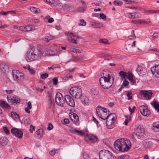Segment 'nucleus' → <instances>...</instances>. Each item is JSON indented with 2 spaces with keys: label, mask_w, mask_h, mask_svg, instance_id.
I'll use <instances>...</instances> for the list:
<instances>
[{
  "label": "nucleus",
  "mask_w": 159,
  "mask_h": 159,
  "mask_svg": "<svg viewBox=\"0 0 159 159\" xmlns=\"http://www.w3.org/2000/svg\"><path fill=\"white\" fill-rule=\"evenodd\" d=\"M43 130L42 129H39L36 132V134L37 135V137L40 138L42 137L43 134Z\"/></svg>",
  "instance_id": "obj_28"
},
{
  "label": "nucleus",
  "mask_w": 159,
  "mask_h": 159,
  "mask_svg": "<svg viewBox=\"0 0 159 159\" xmlns=\"http://www.w3.org/2000/svg\"><path fill=\"white\" fill-rule=\"evenodd\" d=\"M67 36H70V37L71 40H70V39H68V40L70 41L72 43H77L78 41L77 40V39L78 38V37L77 36H76V35H75L73 33H69L67 35Z\"/></svg>",
  "instance_id": "obj_18"
},
{
  "label": "nucleus",
  "mask_w": 159,
  "mask_h": 159,
  "mask_svg": "<svg viewBox=\"0 0 159 159\" xmlns=\"http://www.w3.org/2000/svg\"><path fill=\"white\" fill-rule=\"evenodd\" d=\"M3 130L4 132L7 134H8L10 133L9 131L7 128V127H5L3 128Z\"/></svg>",
  "instance_id": "obj_53"
},
{
  "label": "nucleus",
  "mask_w": 159,
  "mask_h": 159,
  "mask_svg": "<svg viewBox=\"0 0 159 159\" xmlns=\"http://www.w3.org/2000/svg\"><path fill=\"white\" fill-rule=\"evenodd\" d=\"M12 73L13 78L15 81L22 80L24 79L23 73L18 70H13Z\"/></svg>",
  "instance_id": "obj_8"
},
{
  "label": "nucleus",
  "mask_w": 159,
  "mask_h": 159,
  "mask_svg": "<svg viewBox=\"0 0 159 159\" xmlns=\"http://www.w3.org/2000/svg\"><path fill=\"white\" fill-rule=\"evenodd\" d=\"M136 22V23H138L140 24L143 23L146 24H148L150 22V21H147L145 20H137L135 21Z\"/></svg>",
  "instance_id": "obj_36"
},
{
  "label": "nucleus",
  "mask_w": 159,
  "mask_h": 159,
  "mask_svg": "<svg viewBox=\"0 0 159 159\" xmlns=\"http://www.w3.org/2000/svg\"><path fill=\"white\" fill-rule=\"evenodd\" d=\"M80 21V23L79 24V25L85 26L86 25V22L84 20L81 19Z\"/></svg>",
  "instance_id": "obj_49"
},
{
  "label": "nucleus",
  "mask_w": 159,
  "mask_h": 159,
  "mask_svg": "<svg viewBox=\"0 0 159 159\" xmlns=\"http://www.w3.org/2000/svg\"><path fill=\"white\" fill-rule=\"evenodd\" d=\"M155 142L156 141L152 139L144 140L142 142V144L144 147L148 148L152 147Z\"/></svg>",
  "instance_id": "obj_7"
},
{
  "label": "nucleus",
  "mask_w": 159,
  "mask_h": 159,
  "mask_svg": "<svg viewBox=\"0 0 159 159\" xmlns=\"http://www.w3.org/2000/svg\"><path fill=\"white\" fill-rule=\"evenodd\" d=\"M25 31H29L31 30H32V26L28 25L25 27Z\"/></svg>",
  "instance_id": "obj_48"
},
{
  "label": "nucleus",
  "mask_w": 159,
  "mask_h": 159,
  "mask_svg": "<svg viewBox=\"0 0 159 159\" xmlns=\"http://www.w3.org/2000/svg\"><path fill=\"white\" fill-rule=\"evenodd\" d=\"M125 2V4H131L137 3V2L135 1L130 0H122Z\"/></svg>",
  "instance_id": "obj_34"
},
{
  "label": "nucleus",
  "mask_w": 159,
  "mask_h": 159,
  "mask_svg": "<svg viewBox=\"0 0 159 159\" xmlns=\"http://www.w3.org/2000/svg\"><path fill=\"white\" fill-rule=\"evenodd\" d=\"M128 76L127 77V78L133 84H135V81L134 80L133 78V75L132 73L129 71L128 72Z\"/></svg>",
  "instance_id": "obj_27"
},
{
  "label": "nucleus",
  "mask_w": 159,
  "mask_h": 159,
  "mask_svg": "<svg viewBox=\"0 0 159 159\" xmlns=\"http://www.w3.org/2000/svg\"><path fill=\"white\" fill-rule=\"evenodd\" d=\"M53 84L54 85H57V83H58V80H57V78L56 77L54 78L53 79Z\"/></svg>",
  "instance_id": "obj_54"
},
{
  "label": "nucleus",
  "mask_w": 159,
  "mask_h": 159,
  "mask_svg": "<svg viewBox=\"0 0 159 159\" xmlns=\"http://www.w3.org/2000/svg\"><path fill=\"white\" fill-rule=\"evenodd\" d=\"M55 102L57 104L62 107L64 103V101L62 94L60 93H57L55 96Z\"/></svg>",
  "instance_id": "obj_9"
},
{
  "label": "nucleus",
  "mask_w": 159,
  "mask_h": 159,
  "mask_svg": "<svg viewBox=\"0 0 159 159\" xmlns=\"http://www.w3.org/2000/svg\"><path fill=\"white\" fill-rule=\"evenodd\" d=\"M46 1L48 2L50 4H53L54 5L56 1L55 0H46Z\"/></svg>",
  "instance_id": "obj_51"
},
{
  "label": "nucleus",
  "mask_w": 159,
  "mask_h": 159,
  "mask_svg": "<svg viewBox=\"0 0 159 159\" xmlns=\"http://www.w3.org/2000/svg\"><path fill=\"white\" fill-rule=\"evenodd\" d=\"M88 137L89 140L92 143L95 142L98 140V138L97 136L93 134H89Z\"/></svg>",
  "instance_id": "obj_24"
},
{
  "label": "nucleus",
  "mask_w": 159,
  "mask_h": 159,
  "mask_svg": "<svg viewBox=\"0 0 159 159\" xmlns=\"http://www.w3.org/2000/svg\"><path fill=\"white\" fill-rule=\"evenodd\" d=\"M134 133L138 136H142L145 133L144 129L141 126H138L134 129Z\"/></svg>",
  "instance_id": "obj_11"
},
{
  "label": "nucleus",
  "mask_w": 159,
  "mask_h": 159,
  "mask_svg": "<svg viewBox=\"0 0 159 159\" xmlns=\"http://www.w3.org/2000/svg\"><path fill=\"white\" fill-rule=\"evenodd\" d=\"M129 157L128 155H122L119 157L117 159H129Z\"/></svg>",
  "instance_id": "obj_43"
},
{
  "label": "nucleus",
  "mask_w": 159,
  "mask_h": 159,
  "mask_svg": "<svg viewBox=\"0 0 159 159\" xmlns=\"http://www.w3.org/2000/svg\"><path fill=\"white\" fill-rule=\"evenodd\" d=\"M129 38L130 39H134L136 38L134 33V31L133 30L131 31V34L129 36Z\"/></svg>",
  "instance_id": "obj_39"
},
{
  "label": "nucleus",
  "mask_w": 159,
  "mask_h": 159,
  "mask_svg": "<svg viewBox=\"0 0 159 159\" xmlns=\"http://www.w3.org/2000/svg\"><path fill=\"white\" fill-rule=\"evenodd\" d=\"M92 26H93L94 28H100L103 27V25L102 23H93L91 24Z\"/></svg>",
  "instance_id": "obj_30"
},
{
  "label": "nucleus",
  "mask_w": 159,
  "mask_h": 159,
  "mask_svg": "<svg viewBox=\"0 0 159 159\" xmlns=\"http://www.w3.org/2000/svg\"><path fill=\"white\" fill-rule=\"evenodd\" d=\"M24 122L25 124H29L30 123V119L28 118H26Z\"/></svg>",
  "instance_id": "obj_60"
},
{
  "label": "nucleus",
  "mask_w": 159,
  "mask_h": 159,
  "mask_svg": "<svg viewBox=\"0 0 159 159\" xmlns=\"http://www.w3.org/2000/svg\"><path fill=\"white\" fill-rule=\"evenodd\" d=\"M27 69L30 74L32 75H34L35 74V72L34 70L32 69H31L29 66H28Z\"/></svg>",
  "instance_id": "obj_40"
},
{
  "label": "nucleus",
  "mask_w": 159,
  "mask_h": 159,
  "mask_svg": "<svg viewBox=\"0 0 159 159\" xmlns=\"http://www.w3.org/2000/svg\"><path fill=\"white\" fill-rule=\"evenodd\" d=\"M11 132L12 134L19 138H21L23 136V132L17 129H12Z\"/></svg>",
  "instance_id": "obj_16"
},
{
  "label": "nucleus",
  "mask_w": 159,
  "mask_h": 159,
  "mask_svg": "<svg viewBox=\"0 0 159 159\" xmlns=\"http://www.w3.org/2000/svg\"><path fill=\"white\" fill-rule=\"evenodd\" d=\"M57 151V150H52L50 152V154L51 156H53Z\"/></svg>",
  "instance_id": "obj_58"
},
{
  "label": "nucleus",
  "mask_w": 159,
  "mask_h": 159,
  "mask_svg": "<svg viewBox=\"0 0 159 159\" xmlns=\"http://www.w3.org/2000/svg\"><path fill=\"white\" fill-rule=\"evenodd\" d=\"M27 108L28 109H30L32 108L31 103L30 101L28 102Z\"/></svg>",
  "instance_id": "obj_64"
},
{
  "label": "nucleus",
  "mask_w": 159,
  "mask_h": 159,
  "mask_svg": "<svg viewBox=\"0 0 159 159\" xmlns=\"http://www.w3.org/2000/svg\"><path fill=\"white\" fill-rule=\"evenodd\" d=\"M89 100L88 99V98H84V101H83V103L85 104H87L89 102Z\"/></svg>",
  "instance_id": "obj_63"
},
{
  "label": "nucleus",
  "mask_w": 159,
  "mask_h": 159,
  "mask_svg": "<svg viewBox=\"0 0 159 159\" xmlns=\"http://www.w3.org/2000/svg\"><path fill=\"white\" fill-rule=\"evenodd\" d=\"M70 51L76 53H80L81 52V51L79 49H77L74 48H71L70 49Z\"/></svg>",
  "instance_id": "obj_38"
},
{
  "label": "nucleus",
  "mask_w": 159,
  "mask_h": 159,
  "mask_svg": "<svg viewBox=\"0 0 159 159\" xmlns=\"http://www.w3.org/2000/svg\"><path fill=\"white\" fill-rule=\"evenodd\" d=\"M64 5L65 4H62L59 1L56 0L54 5L60 8H62L63 7Z\"/></svg>",
  "instance_id": "obj_29"
},
{
  "label": "nucleus",
  "mask_w": 159,
  "mask_h": 159,
  "mask_svg": "<svg viewBox=\"0 0 159 159\" xmlns=\"http://www.w3.org/2000/svg\"><path fill=\"white\" fill-rule=\"evenodd\" d=\"M128 72H126L123 71H121L119 73V75L121 79H125L126 78H127L128 76Z\"/></svg>",
  "instance_id": "obj_25"
},
{
  "label": "nucleus",
  "mask_w": 159,
  "mask_h": 159,
  "mask_svg": "<svg viewBox=\"0 0 159 159\" xmlns=\"http://www.w3.org/2000/svg\"><path fill=\"white\" fill-rule=\"evenodd\" d=\"M30 10L33 13L37 14L39 12V10L34 7H31L30 9Z\"/></svg>",
  "instance_id": "obj_33"
},
{
  "label": "nucleus",
  "mask_w": 159,
  "mask_h": 159,
  "mask_svg": "<svg viewBox=\"0 0 159 159\" xmlns=\"http://www.w3.org/2000/svg\"><path fill=\"white\" fill-rule=\"evenodd\" d=\"M53 128V126L51 123H49L47 129L48 130H50Z\"/></svg>",
  "instance_id": "obj_56"
},
{
  "label": "nucleus",
  "mask_w": 159,
  "mask_h": 159,
  "mask_svg": "<svg viewBox=\"0 0 159 159\" xmlns=\"http://www.w3.org/2000/svg\"><path fill=\"white\" fill-rule=\"evenodd\" d=\"M78 10L80 12H83L85 11L86 9L85 8L82 7H80L78 8Z\"/></svg>",
  "instance_id": "obj_57"
},
{
  "label": "nucleus",
  "mask_w": 159,
  "mask_h": 159,
  "mask_svg": "<svg viewBox=\"0 0 159 159\" xmlns=\"http://www.w3.org/2000/svg\"><path fill=\"white\" fill-rule=\"evenodd\" d=\"M90 94L94 97L97 96L99 94L98 89H91L90 91Z\"/></svg>",
  "instance_id": "obj_23"
},
{
  "label": "nucleus",
  "mask_w": 159,
  "mask_h": 159,
  "mask_svg": "<svg viewBox=\"0 0 159 159\" xmlns=\"http://www.w3.org/2000/svg\"><path fill=\"white\" fill-rule=\"evenodd\" d=\"M111 72H106L103 73V76L99 79L100 85L104 89H107L110 88L114 82V78L112 76Z\"/></svg>",
  "instance_id": "obj_2"
},
{
  "label": "nucleus",
  "mask_w": 159,
  "mask_h": 159,
  "mask_svg": "<svg viewBox=\"0 0 159 159\" xmlns=\"http://www.w3.org/2000/svg\"><path fill=\"white\" fill-rule=\"evenodd\" d=\"M69 115L73 122H77L79 121V118L76 114L73 113H71L70 115L69 114Z\"/></svg>",
  "instance_id": "obj_19"
},
{
  "label": "nucleus",
  "mask_w": 159,
  "mask_h": 159,
  "mask_svg": "<svg viewBox=\"0 0 159 159\" xmlns=\"http://www.w3.org/2000/svg\"><path fill=\"white\" fill-rule=\"evenodd\" d=\"M53 39V37L52 36H48L46 37L43 38V41L46 42H48L50 40H52Z\"/></svg>",
  "instance_id": "obj_35"
},
{
  "label": "nucleus",
  "mask_w": 159,
  "mask_h": 159,
  "mask_svg": "<svg viewBox=\"0 0 159 159\" xmlns=\"http://www.w3.org/2000/svg\"><path fill=\"white\" fill-rule=\"evenodd\" d=\"M113 3L114 4L118 6H120L123 4L122 2L120 0H115L114 1Z\"/></svg>",
  "instance_id": "obj_42"
},
{
  "label": "nucleus",
  "mask_w": 159,
  "mask_h": 159,
  "mask_svg": "<svg viewBox=\"0 0 159 159\" xmlns=\"http://www.w3.org/2000/svg\"><path fill=\"white\" fill-rule=\"evenodd\" d=\"M139 109L141 113L144 116H148L150 114V111L148 109L146 106L143 105L140 106Z\"/></svg>",
  "instance_id": "obj_12"
},
{
  "label": "nucleus",
  "mask_w": 159,
  "mask_h": 159,
  "mask_svg": "<svg viewBox=\"0 0 159 159\" xmlns=\"http://www.w3.org/2000/svg\"><path fill=\"white\" fill-rule=\"evenodd\" d=\"M140 94L141 96L144 97L147 99H149L151 98L152 93L146 90H142L140 92Z\"/></svg>",
  "instance_id": "obj_13"
},
{
  "label": "nucleus",
  "mask_w": 159,
  "mask_h": 159,
  "mask_svg": "<svg viewBox=\"0 0 159 159\" xmlns=\"http://www.w3.org/2000/svg\"><path fill=\"white\" fill-rule=\"evenodd\" d=\"M126 95L128 97V100L131 99L132 98V93L129 92H127V93Z\"/></svg>",
  "instance_id": "obj_52"
},
{
  "label": "nucleus",
  "mask_w": 159,
  "mask_h": 159,
  "mask_svg": "<svg viewBox=\"0 0 159 159\" xmlns=\"http://www.w3.org/2000/svg\"><path fill=\"white\" fill-rule=\"evenodd\" d=\"M129 84V83L128 81L126 79H124L121 86H122V87L123 86L124 88L126 87L127 86H128Z\"/></svg>",
  "instance_id": "obj_41"
},
{
  "label": "nucleus",
  "mask_w": 159,
  "mask_h": 159,
  "mask_svg": "<svg viewBox=\"0 0 159 159\" xmlns=\"http://www.w3.org/2000/svg\"><path fill=\"white\" fill-rule=\"evenodd\" d=\"M48 76V75L47 73L43 74L41 75V79H43L47 78Z\"/></svg>",
  "instance_id": "obj_50"
},
{
  "label": "nucleus",
  "mask_w": 159,
  "mask_h": 159,
  "mask_svg": "<svg viewBox=\"0 0 159 159\" xmlns=\"http://www.w3.org/2000/svg\"><path fill=\"white\" fill-rule=\"evenodd\" d=\"M96 110L98 115L103 120L107 119L108 118L111 114L108 109L99 106L96 108Z\"/></svg>",
  "instance_id": "obj_4"
},
{
  "label": "nucleus",
  "mask_w": 159,
  "mask_h": 159,
  "mask_svg": "<svg viewBox=\"0 0 159 159\" xmlns=\"http://www.w3.org/2000/svg\"><path fill=\"white\" fill-rule=\"evenodd\" d=\"M99 42L100 43H103L104 44H106L108 43V41L106 39H101L99 40Z\"/></svg>",
  "instance_id": "obj_47"
},
{
  "label": "nucleus",
  "mask_w": 159,
  "mask_h": 159,
  "mask_svg": "<svg viewBox=\"0 0 159 159\" xmlns=\"http://www.w3.org/2000/svg\"><path fill=\"white\" fill-rule=\"evenodd\" d=\"M114 146L117 150L125 152L128 151L131 148V144L127 139H119L115 141Z\"/></svg>",
  "instance_id": "obj_1"
},
{
  "label": "nucleus",
  "mask_w": 159,
  "mask_h": 159,
  "mask_svg": "<svg viewBox=\"0 0 159 159\" xmlns=\"http://www.w3.org/2000/svg\"><path fill=\"white\" fill-rule=\"evenodd\" d=\"M42 54L41 51L37 49H31L26 53V58L28 61H30L41 58Z\"/></svg>",
  "instance_id": "obj_3"
},
{
  "label": "nucleus",
  "mask_w": 159,
  "mask_h": 159,
  "mask_svg": "<svg viewBox=\"0 0 159 159\" xmlns=\"http://www.w3.org/2000/svg\"><path fill=\"white\" fill-rule=\"evenodd\" d=\"M100 159H106L108 157L112 156V153L109 151L103 150H101L99 153Z\"/></svg>",
  "instance_id": "obj_6"
},
{
  "label": "nucleus",
  "mask_w": 159,
  "mask_h": 159,
  "mask_svg": "<svg viewBox=\"0 0 159 159\" xmlns=\"http://www.w3.org/2000/svg\"><path fill=\"white\" fill-rule=\"evenodd\" d=\"M69 93L73 97L75 98H80L82 95L81 89L77 86L71 87Z\"/></svg>",
  "instance_id": "obj_5"
},
{
  "label": "nucleus",
  "mask_w": 159,
  "mask_h": 159,
  "mask_svg": "<svg viewBox=\"0 0 159 159\" xmlns=\"http://www.w3.org/2000/svg\"><path fill=\"white\" fill-rule=\"evenodd\" d=\"M125 117L127 118L125 120L124 122L125 124V125H128V123L130 121L131 119L130 116H125Z\"/></svg>",
  "instance_id": "obj_37"
},
{
  "label": "nucleus",
  "mask_w": 159,
  "mask_h": 159,
  "mask_svg": "<svg viewBox=\"0 0 159 159\" xmlns=\"http://www.w3.org/2000/svg\"><path fill=\"white\" fill-rule=\"evenodd\" d=\"M0 105L3 108L9 109H10L11 107L7 103L3 101H0Z\"/></svg>",
  "instance_id": "obj_22"
},
{
  "label": "nucleus",
  "mask_w": 159,
  "mask_h": 159,
  "mask_svg": "<svg viewBox=\"0 0 159 159\" xmlns=\"http://www.w3.org/2000/svg\"><path fill=\"white\" fill-rule=\"evenodd\" d=\"M107 55L103 53H100L97 55V57H104L107 56Z\"/></svg>",
  "instance_id": "obj_55"
},
{
  "label": "nucleus",
  "mask_w": 159,
  "mask_h": 159,
  "mask_svg": "<svg viewBox=\"0 0 159 159\" xmlns=\"http://www.w3.org/2000/svg\"><path fill=\"white\" fill-rule=\"evenodd\" d=\"M151 71L154 75L157 77H159V64L156 65L152 67Z\"/></svg>",
  "instance_id": "obj_14"
},
{
  "label": "nucleus",
  "mask_w": 159,
  "mask_h": 159,
  "mask_svg": "<svg viewBox=\"0 0 159 159\" xmlns=\"http://www.w3.org/2000/svg\"><path fill=\"white\" fill-rule=\"evenodd\" d=\"M11 116L14 120H16L19 118V115L15 112H11Z\"/></svg>",
  "instance_id": "obj_32"
},
{
  "label": "nucleus",
  "mask_w": 159,
  "mask_h": 159,
  "mask_svg": "<svg viewBox=\"0 0 159 159\" xmlns=\"http://www.w3.org/2000/svg\"><path fill=\"white\" fill-rule=\"evenodd\" d=\"M83 156L84 159H89V155L85 152L83 153Z\"/></svg>",
  "instance_id": "obj_46"
},
{
  "label": "nucleus",
  "mask_w": 159,
  "mask_h": 159,
  "mask_svg": "<svg viewBox=\"0 0 159 159\" xmlns=\"http://www.w3.org/2000/svg\"><path fill=\"white\" fill-rule=\"evenodd\" d=\"M151 104L156 110L158 112H159V103L156 102H154L153 103H151Z\"/></svg>",
  "instance_id": "obj_31"
},
{
  "label": "nucleus",
  "mask_w": 159,
  "mask_h": 159,
  "mask_svg": "<svg viewBox=\"0 0 159 159\" xmlns=\"http://www.w3.org/2000/svg\"><path fill=\"white\" fill-rule=\"evenodd\" d=\"M144 13L146 15H149L154 13V10H146L144 11Z\"/></svg>",
  "instance_id": "obj_44"
},
{
  "label": "nucleus",
  "mask_w": 159,
  "mask_h": 159,
  "mask_svg": "<svg viewBox=\"0 0 159 159\" xmlns=\"http://www.w3.org/2000/svg\"><path fill=\"white\" fill-rule=\"evenodd\" d=\"M30 129H29V130L31 133L33 132V130H34L35 129V127L34 126H33L32 125H30Z\"/></svg>",
  "instance_id": "obj_59"
},
{
  "label": "nucleus",
  "mask_w": 159,
  "mask_h": 159,
  "mask_svg": "<svg viewBox=\"0 0 159 159\" xmlns=\"http://www.w3.org/2000/svg\"><path fill=\"white\" fill-rule=\"evenodd\" d=\"M152 129L156 132H159V121L153 123Z\"/></svg>",
  "instance_id": "obj_20"
},
{
  "label": "nucleus",
  "mask_w": 159,
  "mask_h": 159,
  "mask_svg": "<svg viewBox=\"0 0 159 159\" xmlns=\"http://www.w3.org/2000/svg\"><path fill=\"white\" fill-rule=\"evenodd\" d=\"M58 143L60 144H63L66 143V141L64 140H60L58 141Z\"/></svg>",
  "instance_id": "obj_62"
},
{
  "label": "nucleus",
  "mask_w": 159,
  "mask_h": 159,
  "mask_svg": "<svg viewBox=\"0 0 159 159\" xmlns=\"http://www.w3.org/2000/svg\"><path fill=\"white\" fill-rule=\"evenodd\" d=\"M8 142L7 139L5 137H2L0 138V143L2 145L5 146L6 145Z\"/></svg>",
  "instance_id": "obj_21"
},
{
  "label": "nucleus",
  "mask_w": 159,
  "mask_h": 159,
  "mask_svg": "<svg viewBox=\"0 0 159 159\" xmlns=\"http://www.w3.org/2000/svg\"><path fill=\"white\" fill-rule=\"evenodd\" d=\"M65 99L67 104L72 107L75 106V102L73 98L69 95H66L65 96Z\"/></svg>",
  "instance_id": "obj_10"
},
{
  "label": "nucleus",
  "mask_w": 159,
  "mask_h": 159,
  "mask_svg": "<svg viewBox=\"0 0 159 159\" xmlns=\"http://www.w3.org/2000/svg\"><path fill=\"white\" fill-rule=\"evenodd\" d=\"M71 133L75 134H77L80 136H83L84 134L83 132L75 129H71L70 130Z\"/></svg>",
  "instance_id": "obj_26"
},
{
  "label": "nucleus",
  "mask_w": 159,
  "mask_h": 159,
  "mask_svg": "<svg viewBox=\"0 0 159 159\" xmlns=\"http://www.w3.org/2000/svg\"><path fill=\"white\" fill-rule=\"evenodd\" d=\"M82 58V57H74L71 60V61H75V62H79Z\"/></svg>",
  "instance_id": "obj_45"
},
{
  "label": "nucleus",
  "mask_w": 159,
  "mask_h": 159,
  "mask_svg": "<svg viewBox=\"0 0 159 159\" xmlns=\"http://www.w3.org/2000/svg\"><path fill=\"white\" fill-rule=\"evenodd\" d=\"M7 99L8 102L13 103H19L20 102L19 99L17 98L15 95H12L10 97L7 96Z\"/></svg>",
  "instance_id": "obj_17"
},
{
  "label": "nucleus",
  "mask_w": 159,
  "mask_h": 159,
  "mask_svg": "<svg viewBox=\"0 0 159 159\" xmlns=\"http://www.w3.org/2000/svg\"><path fill=\"white\" fill-rule=\"evenodd\" d=\"M52 101L51 100V98H50L49 100L48 103V107H49V108H51L52 106Z\"/></svg>",
  "instance_id": "obj_61"
},
{
  "label": "nucleus",
  "mask_w": 159,
  "mask_h": 159,
  "mask_svg": "<svg viewBox=\"0 0 159 159\" xmlns=\"http://www.w3.org/2000/svg\"><path fill=\"white\" fill-rule=\"evenodd\" d=\"M137 73L140 76H143L146 75L147 73V70L143 67L138 65L137 69Z\"/></svg>",
  "instance_id": "obj_15"
}]
</instances>
